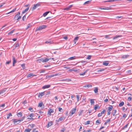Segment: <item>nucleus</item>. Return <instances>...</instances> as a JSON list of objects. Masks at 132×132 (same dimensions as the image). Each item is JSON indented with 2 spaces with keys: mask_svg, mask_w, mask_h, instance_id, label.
<instances>
[{
  "mask_svg": "<svg viewBox=\"0 0 132 132\" xmlns=\"http://www.w3.org/2000/svg\"><path fill=\"white\" fill-rule=\"evenodd\" d=\"M36 61L37 63H40L42 62L43 63H45L48 61V58H41L37 60Z\"/></svg>",
  "mask_w": 132,
  "mask_h": 132,
  "instance_id": "obj_1",
  "label": "nucleus"
},
{
  "mask_svg": "<svg viewBox=\"0 0 132 132\" xmlns=\"http://www.w3.org/2000/svg\"><path fill=\"white\" fill-rule=\"evenodd\" d=\"M24 118L25 117H22V118L21 119L18 120H17L16 119H13L12 120L14 124H15L16 123H17V124H18L21 122V121H23V120L24 119Z\"/></svg>",
  "mask_w": 132,
  "mask_h": 132,
  "instance_id": "obj_2",
  "label": "nucleus"
},
{
  "mask_svg": "<svg viewBox=\"0 0 132 132\" xmlns=\"http://www.w3.org/2000/svg\"><path fill=\"white\" fill-rule=\"evenodd\" d=\"M47 27V26L45 25H43L40 26L38 27H37L36 29V31L40 30L42 29H45Z\"/></svg>",
  "mask_w": 132,
  "mask_h": 132,
  "instance_id": "obj_3",
  "label": "nucleus"
},
{
  "mask_svg": "<svg viewBox=\"0 0 132 132\" xmlns=\"http://www.w3.org/2000/svg\"><path fill=\"white\" fill-rule=\"evenodd\" d=\"M76 110V108L72 109L71 110L70 112V116H71L72 115L75 113Z\"/></svg>",
  "mask_w": 132,
  "mask_h": 132,
  "instance_id": "obj_4",
  "label": "nucleus"
},
{
  "mask_svg": "<svg viewBox=\"0 0 132 132\" xmlns=\"http://www.w3.org/2000/svg\"><path fill=\"white\" fill-rule=\"evenodd\" d=\"M57 75H59L58 74L55 73L53 74L47 75L46 76V78H50Z\"/></svg>",
  "mask_w": 132,
  "mask_h": 132,
  "instance_id": "obj_5",
  "label": "nucleus"
},
{
  "mask_svg": "<svg viewBox=\"0 0 132 132\" xmlns=\"http://www.w3.org/2000/svg\"><path fill=\"white\" fill-rule=\"evenodd\" d=\"M45 92H44L41 93H39L38 94V97L41 98L45 94Z\"/></svg>",
  "mask_w": 132,
  "mask_h": 132,
  "instance_id": "obj_6",
  "label": "nucleus"
},
{
  "mask_svg": "<svg viewBox=\"0 0 132 132\" xmlns=\"http://www.w3.org/2000/svg\"><path fill=\"white\" fill-rule=\"evenodd\" d=\"M53 124V122H52V121H51L48 122L46 126V127H47V128H48L51 126Z\"/></svg>",
  "mask_w": 132,
  "mask_h": 132,
  "instance_id": "obj_7",
  "label": "nucleus"
},
{
  "mask_svg": "<svg viewBox=\"0 0 132 132\" xmlns=\"http://www.w3.org/2000/svg\"><path fill=\"white\" fill-rule=\"evenodd\" d=\"M65 119V117L64 116L61 117H60L58 120V122H60L62 120H64Z\"/></svg>",
  "mask_w": 132,
  "mask_h": 132,
  "instance_id": "obj_8",
  "label": "nucleus"
},
{
  "mask_svg": "<svg viewBox=\"0 0 132 132\" xmlns=\"http://www.w3.org/2000/svg\"><path fill=\"white\" fill-rule=\"evenodd\" d=\"M54 111L52 109H50L49 110L48 112V114L49 116H51V113L54 112Z\"/></svg>",
  "mask_w": 132,
  "mask_h": 132,
  "instance_id": "obj_9",
  "label": "nucleus"
},
{
  "mask_svg": "<svg viewBox=\"0 0 132 132\" xmlns=\"http://www.w3.org/2000/svg\"><path fill=\"white\" fill-rule=\"evenodd\" d=\"M92 87V85L88 84L84 86L83 87L84 88V87H87V88H89V87Z\"/></svg>",
  "mask_w": 132,
  "mask_h": 132,
  "instance_id": "obj_10",
  "label": "nucleus"
},
{
  "mask_svg": "<svg viewBox=\"0 0 132 132\" xmlns=\"http://www.w3.org/2000/svg\"><path fill=\"white\" fill-rule=\"evenodd\" d=\"M50 87V85H45L42 87V89H45L47 88H48Z\"/></svg>",
  "mask_w": 132,
  "mask_h": 132,
  "instance_id": "obj_11",
  "label": "nucleus"
},
{
  "mask_svg": "<svg viewBox=\"0 0 132 132\" xmlns=\"http://www.w3.org/2000/svg\"><path fill=\"white\" fill-rule=\"evenodd\" d=\"M36 76V75H33L32 73H31L28 74L27 75V78H28V77H30L31 76L33 77V76Z\"/></svg>",
  "mask_w": 132,
  "mask_h": 132,
  "instance_id": "obj_12",
  "label": "nucleus"
},
{
  "mask_svg": "<svg viewBox=\"0 0 132 132\" xmlns=\"http://www.w3.org/2000/svg\"><path fill=\"white\" fill-rule=\"evenodd\" d=\"M79 37H76L73 40V42L75 44L76 43L77 41L78 40Z\"/></svg>",
  "mask_w": 132,
  "mask_h": 132,
  "instance_id": "obj_13",
  "label": "nucleus"
},
{
  "mask_svg": "<svg viewBox=\"0 0 132 132\" xmlns=\"http://www.w3.org/2000/svg\"><path fill=\"white\" fill-rule=\"evenodd\" d=\"M77 58V57H76V56H73L69 58L68 59L69 60H74Z\"/></svg>",
  "mask_w": 132,
  "mask_h": 132,
  "instance_id": "obj_14",
  "label": "nucleus"
},
{
  "mask_svg": "<svg viewBox=\"0 0 132 132\" xmlns=\"http://www.w3.org/2000/svg\"><path fill=\"white\" fill-rule=\"evenodd\" d=\"M29 9V7H27L22 12V14H24L28 11Z\"/></svg>",
  "mask_w": 132,
  "mask_h": 132,
  "instance_id": "obj_15",
  "label": "nucleus"
},
{
  "mask_svg": "<svg viewBox=\"0 0 132 132\" xmlns=\"http://www.w3.org/2000/svg\"><path fill=\"white\" fill-rule=\"evenodd\" d=\"M6 88H4L2 90H0V94L4 93L6 90Z\"/></svg>",
  "mask_w": 132,
  "mask_h": 132,
  "instance_id": "obj_16",
  "label": "nucleus"
},
{
  "mask_svg": "<svg viewBox=\"0 0 132 132\" xmlns=\"http://www.w3.org/2000/svg\"><path fill=\"white\" fill-rule=\"evenodd\" d=\"M109 63L108 61H105L103 62V64L104 65L107 66Z\"/></svg>",
  "mask_w": 132,
  "mask_h": 132,
  "instance_id": "obj_17",
  "label": "nucleus"
},
{
  "mask_svg": "<svg viewBox=\"0 0 132 132\" xmlns=\"http://www.w3.org/2000/svg\"><path fill=\"white\" fill-rule=\"evenodd\" d=\"M122 36L121 35H116L113 38V39L114 40L116 39L117 38L120 37Z\"/></svg>",
  "mask_w": 132,
  "mask_h": 132,
  "instance_id": "obj_18",
  "label": "nucleus"
},
{
  "mask_svg": "<svg viewBox=\"0 0 132 132\" xmlns=\"http://www.w3.org/2000/svg\"><path fill=\"white\" fill-rule=\"evenodd\" d=\"M79 70H76V69H72L70 70H69V71H70V72L72 71H74L75 72H77Z\"/></svg>",
  "mask_w": 132,
  "mask_h": 132,
  "instance_id": "obj_19",
  "label": "nucleus"
},
{
  "mask_svg": "<svg viewBox=\"0 0 132 132\" xmlns=\"http://www.w3.org/2000/svg\"><path fill=\"white\" fill-rule=\"evenodd\" d=\"M13 60V63H16V60L15 59V58L14 56H12Z\"/></svg>",
  "mask_w": 132,
  "mask_h": 132,
  "instance_id": "obj_20",
  "label": "nucleus"
},
{
  "mask_svg": "<svg viewBox=\"0 0 132 132\" xmlns=\"http://www.w3.org/2000/svg\"><path fill=\"white\" fill-rule=\"evenodd\" d=\"M124 102L122 101L119 104V106L120 107L124 105Z\"/></svg>",
  "mask_w": 132,
  "mask_h": 132,
  "instance_id": "obj_21",
  "label": "nucleus"
},
{
  "mask_svg": "<svg viewBox=\"0 0 132 132\" xmlns=\"http://www.w3.org/2000/svg\"><path fill=\"white\" fill-rule=\"evenodd\" d=\"M98 88L97 87H95V88L94 91L95 93H97L98 92Z\"/></svg>",
  "mask_w": 132,
  "mask_h": 132,
  "instance_id": "obj_22",
  "label": "nucleus"
},
{
  "mask_svg": "<svg viewBox=\"0 0 132 132\" xmlns=\"http://www.w3.org/2000/svg\"><path fill=\"white\" fill-rule=\"evenodd\" d=\"M50 12V11H48L47 12H45L43 14V16L44 17L46 16L47 15V14Z\"/></svg>",
  "mask_w": 132,
  "mask_h": 132,
  "instance_id": "obj_23",
  "label": "nucleus"
},
{
  "mask_svg": "<svg viewBox=\"0 0 132 132\" xmlns=\"http://www.w3.org/2000/svg\"><path fill=\"white\" fill-rule=\"evenodd\" d=\"M16 8H15V9H13L11 11H10V12L8 13H6L5 14H9L10 13H12V12H14L16 10Z\"/></svg>",
  "mask_w": 132,
  "mask_h": 132,
  "instance_id": "obj_24",
  "label": "nucleus"
},
{
  "mask_svg": "<svg viewBox=\"0 0 132 132\" xmlns=\"http://www.w3.org/2000/svg\"><path fill=\"white\" fill-rule=\"evenodd\" d=\"M50 93V91H48L47 92V93L46 94V97H48L49 96V95Z\"/></svg>",
  "mask_w": 132,
  "mask_h": 132,
  "instance_id": "obj_25",
  "label": "nucleus"
},
{
  "mask_svg": "<svg viewBox=\"0 0 132 132\" xmlns=\"http://www.w3.org/2000/svg\"><path fill=\"white\" fill-rule=\"evenodd\" d=\"M31 129H29V128L26 129L24 132H30L31 130Z\"/></svg>",
  "mask_w": 132,
  "mask_h": 132,
  "instance_id": "obj_26",
  "label": "nucleus"
},
{
  "mask_svg": "<svg viewBox=\"0 0 132 132\" xmlns=\"http://www.w3.org/2000/svg\"><path fill=\"white\" fill-rule=\"evenodd\" d=\"M22 113L21 112L18 113L17 114V115L18 117H22Z\"/></svg>",
  "mask_w": 132,
  "mask_h": 132,
  "instance_id": "obj_27",
  "label": "nucleus"
},
{
  "mask_svg": "<svg viewBox=\"0 0 132 132\" xmlns=\"http://www.w3.org/2000/svg\"><path fill=\"white\" fill-rule=\"evenodd\" d=\"M129 55H123L122 57V58L123 59L127 58L128 57Z\"/></svg>",
  "mask_w": 132,
  "mask_h": 132,
  "instance_id": "obj_28",
  "label": "nucleus"
},
{
  "mask_svg": "<svg viewBox=\"0 0 132 132\" xmlns=\"http://www.w3.org/2000/svg\"><path fill=\"white\" fill-rule=\"evenodd\" d=\"M12 115L11 113H9L7 114V118L9 119V118L10 117L12 116Z\"/></svg>",
  "mask_w": 132,
  "mask_h": 132,
  "instance_id": "obj_29",
  "label": "nucleus"
},
{
  "mask_svg": "<svg viewBox=\"0 0 132 132\" xmlns=\"http://www.w3.org/2000/svg\"><path fill=\"white\" fill-rule=\"evenodd\" d=\"M101 120H97L96 121V124L97 125H99V124H100L101 123V122H100Z\"/></svg>",
  "mask_w": 132,
  "mask_h": 132,
  "instance_id": "obj_30",
  "label": "nucleus"
},
{
  "mask_svg": "<svg viewBox=\"0 0 132 132\" xmlns=\"http://www.w3.org/2000/svg\"><path fill=\"white\" fill-rule=\"evenodd\" d=\"M62 80L63 81H71V79H62Z\"/></svg>",
  "mask_w": 132,
  "mask_h": 132,
  "instance_id": "obj_31",
  "label": "nucleus"
},
{
  "mask_svg": "<svg viewBox=\"0 0 132 132\" xmlns=\"http://www.w3.org/2000/svg\"><path fill=\"white\" fill-rule=\"evenodd\" d=\"M37 8V7H36V6L35 4L34 5V6L31 9V10L33 11L34 10L36 9V8Z\"/></svg>",
  "mask_w": 132,
  "mask_h": 132,
  "instance_id": "obj_32",
  "label": "nucleus"
},
{
  "mask_svg": "<svg viewBox=\"0 0 132 132\" xmlns=\"http://www.w3.org/2000/svg\"><path fill=\"white\" fill-rule=\"evenodd\" d=\"M15 29H13L12 30H11V31H10L8 34V35H11V34H12L13 33V32H14V31H15Z\"/></svg>",
  "mask_w": 132,
  "mask_h": 132,
  "instance_id": "obj_33",
  "label": "nucleus"
},
{
  "mask_svg": "<svg viewBox=\"0 0 132 132\" xmlns=\"http://www.w3.org/2000/svg\"><path fill=\"white\" fill-rule=\"evenodd\" d=\"M117 112V111L115 110H113V112L112 113V114L113 116H114L115 115V114L116 113V112Z\"/></svg>",
  "mask_w": 132,
  "mask_h": 132,
  "instance_id": "obj_34",
  "label": "nucleus"
},
{
  "mask_svg": "<svg viewBox=\"0 0 132 132\" xmlns=\"http://www.w3.org/2000/svg\"><path fill=\"white\" fill-rule=\"evenodd\" d=\"M90 103L91 104H93L94 102V100L93 99H91L90 100Z\"/></svg>",
  "mask_w": 132,
  "mask_h": 132,
  "instance_id": "obj_35",
  "label": "nucleus"
},
{
  "mask_svg": "<svg viewBox=\"0 0 132 132\" xmlns=\"http://www.w3.org/2000/svg\"><path fill=\"white\" fill-rule=\"evenodd\" d=\"M14 46L15 48L18 47L19 46V43H17Z\"/></svg>",
  "mask_w": 132,
  "mask_h": 132,
  "instance_id": "obj_36",
  "label": "nucleus"
},
{
  "mask_svg": "<svg viewBox=\"0 0 132 132\" xmlns=\"http://www.w3.org/2000/svg\"><path fill=\"white\" fill-rule=\"evenodd\" d=\"M43 104V102H42L39 103L38 105V106L39 107H41L42 106Z\"/></svg>",
  "mask_w": 132,
  "mask_h": 132,
  "instance_id": "obj_37",
  "label": "nucleus"
},
{
  "mask_svg": "<svg viewBox=\"0 0 132 132\" xmlns=\"http://www.w3.org/2000/svg\"><path fill=\"white\" fill-rule=\"evenodd\" d=\"M113 108V107L112 106V105H110L109 107V111H111L112 109Z\"/></svg>",
  "mask_w": 132,
  "mask_h": 132,
  "instance_id": "obj_38",
  "label": "nucleus"
},
{
  "mask_svg": "<svg viewBox=\"0 0 132 132\" xmlns=\"http://www.w3.org/2000/svg\"><path fill=\"white\" fill-rule=\"evenodd\" d=\"M92 56L90 55H88L86 58V59L89 60L91 58Z\"/></svg>",
  "mask_w": 132,
  "mask_h": 132,
  "instance_id": "obj_39",
  "label": "nucleus"
},
{
  "mask_svg": "<svg viewBox=\"0 0 132 132\" xmlns=\"http://www.w3.org/2000/svg\"><path fill=\"white\" fill-rule=\"evenodd\" d=\"M129 123L127 124L124 127L122 128V130L124 129L125 128H127V126L128 125Z\"/></svg>",
  "mask_w": 132,
  "mask_h": 132,
  "instance_id": "obj_40",
  "label": "nucleus"
},
{
  "mask_svg": "<svg viewBox=\"0 0 132 132\" xmlns=\"http://www.w3.org/2000/svg\"><path fill=\"white\" fill-rule=\"evenodd\" d=\"M104 69H100L99 70L97 71H96L97 72H102V71H104Z\"/></svg>",
  "mask_w": 132,
  "mask_h": 132,
  "instance_id": "obj_41",
  "label": "nucleus"
},
{
  "mask_svg": "<svg viewBox=\"0 0 132 132\" xmlns=\"http://www.w3.org/2000/svg\"><path fill=\"white\" fill-rule=\"evenodd\" d=\"M91 1H87L85 2L84 3V4H87L89 3Z\"/></svg>",
  "mask_w": 132,
  "mask_h": 132,
  "instance_id": "obj_42",
  "label": "nucleus"
},
{
  "mask_svg": "<svg viewBox=\"0 0 132 132\" xmlns=\"http://www.w3.org/2000/svg\"><path fill=\"white\" fill-rule=\"evenodd\" d=\"M21 66L23 69L25 68V64H23L21 65Z\"/></svg>",
  "mask_w": 132,
  "mask_h": 132,
  "instance_id": "obj_43",
  "label": "nucleus"
},
{
  "mask_svg": "<svg viewBox=\"0 0 132 132\" xmlns=\"http://www.w3.org/2000/svg\"><path fill=\"white\" fill-rule=\"evenodd\" d=\"M45 43L47 44H51L53 43L52 42H51V41H46L45 42Z\"/></svg>",
  "mask_w": 132,
  "mask_h": 132,
  "instance_id": "obj_44",
  "label": "nucleus"
},
{
  "mask_svg": "<svg viewBox=\"0 0 132 132\" xmlns=\"http://www.w3.org/2000/svg\"><path fill=\"white\" fill-rule=\"evenodd\" d=\"M101 9L103 10H109L110 9V8L108 7H106L105 8H101Z\"/></svg>",
  "mask_w": 132,
  "mask_h": 132,
  "instance_id": "obj_45",
  "label": "nucleus"
},
{
  "mask_svg": "<svg viewBox=\"0 0 132 132\" xmlns=\"http://www.w3.org/2000/svg\"><path fill=\"white\" fill-rule=\"evenodd\" d=\"M90 121H88L86 122H85V125H88V124H89L90 123Z\"/></svg>",
  "mask_w": 132,
  "mask_h": 132,
  "instance_id": "obj_46",
  "label": "nucleus"
},
{
  "mask_svg": "<svg viewBox=\"0 0 132 132\" xmlns=\"http://www.w3.org/2000/svg\"><path fill=\"white\" fill-rule=\"evenodd\" d=\"M26 19V15H24L22 17V20L23 21H24Z\"/></svg>",
  "mask_w": 132,
  "mask_h": 132,
  "instance_id": "obj_47",
  "label": "nucleus"
},
{
  "mask_svg": "<svg viewBox=\"0 0 132 132\" xmlns=\"http://www.w3.org/2000/svg\"><path fill=\"white\" fill-rule=\"evenodd\" d=\"M30 26V24L29 23V24H28V25L27 26V27L26 28V30L28 29L29 28Z\"/></svg>",
  "mask_w": 132,
  "mask_h": 132,
  "instance_id": "obj_48",
  "label": "nucleus"
},
{
  "mask_svg": "<svg viewBox=\"0 0 132 132\" xmlns=\"http://www.w3.org/2000/svg\"><path fill=\"white\" fill-rule=\"evenodd\" d=\"M77 101H79V98L80 97V95H77Z\"/></svg>",
  "mask_w": 132,
  "mask_h": 132,
  "instance_id": "obj_49",
  "label": "nucleus"
},
{
  "mask_svg": "<svg viewBox=\"0 0 132 132\" xmlns=\"http://www.w3.org/2000/svg\"><path fill=\"white\" fill-rule=\"evenodd\" d=\"M11 62V61L10 60L8 61H7L6 63V64H9Z\"/></svg>",
  "mask_w": 132,
  "mask_h": 132,
  "instance_id": "obj_50",
  "label": "nucleus"
},
{
  "mask_svg": "<svg viewBox=\"0 0 132 132\" xmlns=\"http://www.w3.org/2000/svg\"><path fill=\"white\" fill-rule=\"evenodd\" d=\"M34 114H30L29 115V116L30 117H34ZM29 116H28V117Z\"/></svg>",
  "mask_w": 132,
  "mask_h": 132,
  "instance_id": "obj_51",
  "label": "nucleus"
},
{
  "mask_svg": "<svg viewBox=\"0 0 132 132\" xmlns=\"http://www.w3.org/2000/svg\"><path fill=\"white\" fill-rule=\"evenodd\" d=\"M58 109L59 111L60 112H61V110H63L62 108L60 107Z\"/></svg>",
  "mask_w": 132,
  "mask_h": 132,
  "instance_id": "obj_52",
  "label": "nucleus"
},
{
  "mask_svg": "<svg viewBox=\"0 0 132 132\" xmlns=\"http://www.w3.org/2000/svg\"><path fill=\"white\" fill-rule=\"evenodd\" d=\"M35 5L36 6V7H37L38 6H39L40 5V4L39 3L37 4H35Z\"/></svg>",
  "mask_w": 132,
  "mask_h": 132,
  "instance_id": "obj_53",
  "label": "nucleus"
},
{
  "mask_svg": "<svg viewBox=\"0 0 132 132\" xmlns=\"http://www.w3.org/2000/svg\"><path fill=\"white\" fill-rule=\"evenodd\" d=\"M28 110L31 112L33 111V110H32L33 109L32 108H29Z\"/></svg>",
  "mask_w": 132,
  "mask_h": 132,
  "instance_id": "obj_54",
  "label": "nucleus"
},
{
  "mask_svg": "<svg viewBox=\"0 0 132 132\" xmlns=\"http://www.w3.org/2000/svg\"><path fill=\"white\" fill-rule=\"evenodd\" d=\"M105 110H103L101 112V113L102 114H104L105 112Z\"/></svg>",
  "mask_w": 132,
  "mask_h": 132,
  "instance_id": "obj_55",
  "label": "nucleus"
},
{
  "mask_svg": "<svg viewBox=\"0 0 132 132\" xmlns=\"http://www.w3.org/2000/svg\"><path fill=\"white\" fill-rule=\"evenodd\" d=\"M21 18V16H19L16 19V20H19Z\"/></svg>",
  "mask_w": 132,
  "mask_h": 132,
  "instance_id": "obj_56",
  "label": "nucleus"
},
{
  "mask_svg": "<svg viewBox=\"0 0 132 132\" xmlns=\"http://www.w3.org/2000/svg\"><path fill=\"white\" fill-rule=\"evenodd\" d=\"M131 97H129L128 98V100L130 101L131 100Z\"/></svg>",
  "mask_w": 132,
  "mask_h": 132,
  "instance_id": "obj_57",
  "label": "nucleus"
},
{
  "mask_svg": "<svg viewBox=\"0 0 132 132\" xmlns=\"http://www.w3.org/2000/svg\"><path fill=\"white\" fill-rule=\"evenodd\" d=\"M126 117L127 115L126 114H124L122 116V117L124 118H126Z\"/></svg>",
  "mask_w": 132,
  "mask_h": 132,
  "instance_id": "obj_58",
  "label": "nucleus"
},
{
  "mask_svg": "<svg viewBox=\"0 0 132 132\" xmlns=\"http://www.w3.org/2000/svg\"><path fill=\"white\" fill-rule=\"evenodd\" d=\"M107 114L108 115H110L111 114V112L110 111H108Z\"/></svg>",
  "mask_w": 132,
  "mask_h": 132,
  "instance_id": "obj_59",
  "label": "nucleus"
},
{
  "mask_svg": "<svg viewBox=\"0 0 132 132\" xmlns=\"http://www.w3.org/2000/svg\"><path fill=\"white\" fill-rule=\"evenodd\" d=\"M102 115V114H101V113H99L98 114V117H101Z\"/></svg>",
  "mask_w": 132,
  "mask_h": 132,
  "instance_id": "obj_60",
  "label": "nucleus"
},
{
  "mask_svg": "<svg viewBox=\"0 0 132 132\" xmlns=\"http://www.w3.org/2000/svg\"><path fill=\"white\" fill-rule=\"evenodd\" d=\"M63 38L65 40H67L68 39V37L67 36H65L63 37Z\"/></svg>",
  "mask_w": 132,
  "mask_h": 132,
  "instance_id": "obj_61",
  "label": "nucleus"
},
{
  "mask_svg": "<svg viewBox=\"0 0 132 132\" xmlns=\"http://www.w3.org/2000/svg\"><path fill=\"white\" fill-rule=\"evenodd\" d=\"M45 72V70H42L39 72L40 73H43Z\"/></svg>",
  "mask_w": 132,
  "mask_h": 132,
  "instance_id": "obj_62",
  "label": "nucleus"
},
{
  "mask_svg": "<svg viewBox=\"0 0 132 132\" xmlns=\"http://www.w3.org/2000/svg\"><path fill=\"white\" fill-rule=\"evenodd\" d=\"M69 9H70L69 8V7L68 6V7H66V8H65V9L64 10H68Z\"/></svg>",
  "mask_w": 132,
  "mask_h": 132,
  "instance_id": "obj_63",
  "label": "nucleus"
},
{
  "mask_svg": "<svg viewBox=\"0 0 132 132\" xmlns=\"http://www.w3.org/2000/svg\"><path fill=\"white\" fill-rule=\"evenodd\" d=\"M105 38H109V35H106L105 36Z\"/></svg>",
  "mask_w": 132,
  "mask_h": 132,
  "instance_id": "obj_64",
  "label": "nucleus"
}]
</instances>
